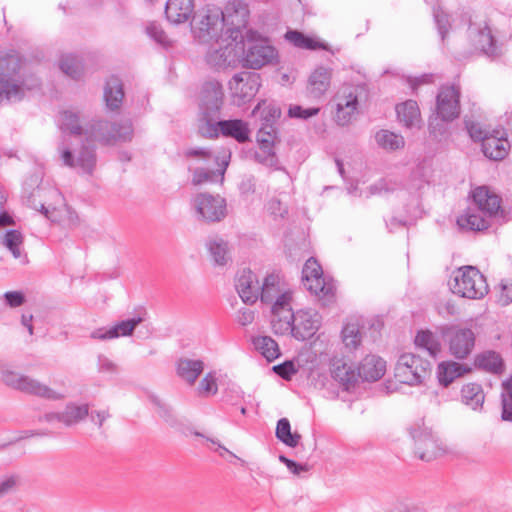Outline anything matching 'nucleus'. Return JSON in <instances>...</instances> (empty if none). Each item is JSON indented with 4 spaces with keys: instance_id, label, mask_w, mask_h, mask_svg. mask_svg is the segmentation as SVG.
I'll use <instances>...</instances> for the list:
<instances>
[{
    "instance_id": "1",
    "label": "nucleus",
    "mask_w": 512,
    "mask_h": 512,
    "mask_svg": "<svg viewBox=\"0 0 512 512\" xmlns=\"http://www.w3.org/2000/svg\"><path fill=\"white\" fill-rule=\"evenodd\" d=\"M474 207H469L457 218L461 229L468 231H483L489 228L501 211V199L486 186L477 187L473 191Z\"/></svg>"
},
{
    "instance_id": "2",
    "label": "nucleus",
    "mask_w": 512,
    "mask_h": 512,
    "mask_svg": "<svg viewBox=\"0 0 512 512\" xmlns=\"http://www.w3.org/2000/svg\"><path fill=\"white\" fill-rule=\"evenodd\" d=\"M184 157L190 161L188 169L193 173V185L223 182L230 153H218L205 148H189L184 152Z\"/></svg>"
},
{
    "instance_id": "3",
    "label": "nucleus",
    "mask_w": 512,
    "mask_h": 512,
    "mask_svg": "<svg viewBox=\"0 0 512 512\" xmlns=\"http://www.w3.org/2000/svg\"><path fill=\"white\" fill-rule=\"evenodd\" d=\"M223 103V90L219 82L211 81L203 85L200 96L201 118L199 133L204 137L217 136L216 120Z\"/></svg>"
},
{
    "instance_id": "4",
    "label": "nucleus",
    "mask_w": 512,
    "mask_h": 512,
    "mask_svg": "<svg viewBox=\"0 0 512 512\" xmlns=\"http://www.w3.org/2000/svg\"><path fill=\"white\" fill-rule=\"evenodd\" d=\"M449 285L454 294L473 300L484 298L489 291L486 278L474 266H463L454 271Z\"/></svg>"
},
{
    "instance_id": "5",
    "label": "nucleus",
    "mask_w": 512,
    "mask_h": 512,
    "mask_svg": "<svg viewBox=\"0 0 512 512\" xmlns=\"http://www.w3.org/2000/svg\"><path fill=\"white\" fill-rule=\"evenodd\" d=\"M0 381L13 389L42 398L57 400L63 397L38 380L8 369L2 362H0Z\"/></svg>"
},
{
    "instance_id": "6",
    "label": "nucleus",
    "mask_w": 512,
    "mask_h": 512,
    "mask_svg": "<svg viewBox=\"0 0 512 512\" xmlns=\"http://www.w3.org/2000/svg\"><path fill=\"white\" fill-rule=\"evenodd\" d=\"M85 135L105 145H113L117 142L131 141L133 128L129 120L109 122L106 120L94 121Z\"/></svg>"
},
{
    "instance_id": "7",
    "label": "nucleus",
    "mask_w": 512,
    "mask_h": 512,
    "mask_svg": "<svg viewBox=\"0 0 512 512\" xmlns=\"http://www.w3.org/2000/svg\"><path fill=\"white\" fill-rule=\"evenodd\" d=\"M222 10L215 5H207L193 18V33L202 43L218 40L223 30Z\"/></svg>"
},
{
    "instance_id": "8",
    "label": "nucleus",
    "mask_w": 512,
    "mask_h": 512,
    "mask_svg": "<svg viewBox=\"0 0 512 512\" xmlns=\"http://www.w3.org/2000/svg\"><path fill=\"white\" fill-rule=\"evenodd\" d=\"M362 87L356 85H343L333 97V119L339 126L349 125L358 114L359 98Z\"/></svg>"
},
{
    "instance_id": "9",
    "label": "nucleus",
    "mask_w": 512,
    "mask_h": 512,
    "mask_svg": "<svg viewBox=\"0 0 512 512\" xmlns=\"http://www.w3.org/2000/svg\"><path fill=\"white\" fill-rule=\"evenodd\" d=\"M302 281L307 290L315 294L324 305L333 301L336 286L322 276L321 266L314 258L306 261L302 270Z\"/></svg>"
},
{
    "instance_id": "10",
    "label": "nucleus",
    "mask_w": 512,
    "mask_h": 512,
    "mask_svg": "<svg viewBox=\"0 0 512 512\" xmlns=\"http://www.w3.org/2000/svg\"><path fill=\"white\" fill-rule=\"evenodd\" d=\"M59 152L64 165L81 173L91 174L96 166L94 147L83 141L76 140L70 146L62 145Z\"/></svg>"
},
{
    "instance_id": "11",
    "label": "nucleus",
    "mask_w": 512,
    "mask_h": 512,
    "mask_svg": "<svg viewBox=\"0 0 512 512\" xmlns=\"http://www.w3.org/2000/svg\"><path fill=\"white\" fill-rule=\"evenodd\" d=\"M430 372L431 363L412 353L402 354L395 366V377L408 385L421 384Z\"/></svg>"
},
{
    "instance_id": "12",
    "label": "nucleus",
    "mask_w": 512,
    "mask_h": 512,
    "mask_svg": "<svg viewBox=\"0 0 512 512\" xmlns=\"http://www.w3.org/2000/svg\"><path fill=\"white\" fill-rule=\"evenodd\" d=\"M247 4L240 0H232L222 10L223 26H227V34L233 42L243 43L242 29H245L249 18Z\"/></svg>"
},
{
    "instance_id": "13",
    "label": "nucleus",
    "mask_w": 512,
    "mask_h": 512,
    "mask_svg": "<svg viewBox=\"0 0 512 512\" xmlns=\"http://www.w3.org/2000/svg\"><path fill=\"white\" fill-rule=\"evenodd\" d=\"M193 208L199 219L206 222H219L226 216V201L219 195L197 194L193 199Z\"/></svg>"
},
{
    "instance_id": "14",
    "label": "nucleus",
    "mask_w": 512,
    "mask_h": 512,
    "mask_svg": "<svg viewBox=\"0 0 512 512\" xmlns=\"http://www.w3.org/2000/svg\"><path fill=\"white\" fill-rule=\"evenodd\" d=\"M436 112L443 121H452L460 115V88L442 86L436 98Z\"/></svg>"
},
{
    "instance_id": "15",
    "label": "nucleus",
    "mask_w": 512,
    "mask_h": 512,
    "mask_svg": "<svg viewBox=\"0 0 512 512\" xmlns=\"http://www.w3.org/2000/svg\"><path fill=\"white\" fill-rule=\"evenodd\" d=\"M229 85L235 102L241 105L256 95L260 86L259 75L253 72H241L233 76Z\"/></svg>"
},
{
    "instance_id": "16",
    "label": "nucleus",
    "mask_w": 512,
    "mask_h": 512,
    "mask_svg": "<svg viewBox=\"0 0 512 512\" xmlns=\"http://www.w3.org/2000/svg\"><path fill=\"white\" fill-rule=\"evenodd\" d=\"M295 320L291 300L287 296L280 298L279 302L272 305V330L277 335H291Z\"/></svg>"
},
{
    "instance_id": "17",
    "label": "nucleus",
    "mask_w": 512,
    "mask_h": 512,
    "mask_svg": "<svg viewBox=\"0 0 512 512\" xmlns=\"http://www.w3.org/2000/svg\"><path fill=\"white\" fill-rule=\"evenodd\" d=\"M475 333L469 328L456 327L451 329L448 337L450 354L464 360L472 353L475 346Z\"/></svg>"
},
{
    "instance_id": "18",
    "label": "nucleus",
    "mask_w": 512,
    "mask_h": 512,
    "mask_svg": "<svg viewBox=\"0 0 512 512\" xmlns=\"http://www.w3.org/2000/svg\"><path fill=\"white\" fill-rule=\"evenodd\" d=\"M411 436L415 441L416 453L424 461H431L440 450L438 440L432 430L423 425H416L411 429Z\"/></svg>"
},
{
    "instance_id": "19",
    "label": "nucleus",
    "mask_w": 512,
    "mask_h": 512,
    "mask_svg": "<svg viewBox=\"0 0 512 512\" xmlns=\"http://www.w3.org/2000/svg\"><path fill=\"white\" fill-rule=\"evenodd\" d=\"M321 316L314 310H301L295 314V320L291 335L304 341L311 338L320 328Z\"/></svg>"
},
{
    "instance_id": "20",
    "label": "nucleus",
    "mask_w": 512,
    "mask_h": 512,
    "mask_svg": "<svg viewBox=\"0 0 512 512\" xmlns=\"http://www.w3.org/2000/svg\"><path fill=\"white\" fill-rule=\"evenodd\" d=\"M235 287L244 303L253 304L259 298L260 282L250 269L244 268L237 273Z\"/></svg>"
},
{
    "instance_id": "21",
    "label": "nucleus",
    "mask_w": 512,
    "mask_h": 512,
    "mask_svg": "<svg viewBox=\"0 0 512 512\" xmlns=\"http://www.w3.org/2000/svg\"><path fill=\"white\" fill-rule=\"evenodd\" d=\"M257 141L260 145L261 152L256 154V158L260 163L268 166H274L277 162L272 147L277 141V131L271 123L262 124L258 133Z\"/></svg>"
},
{
    "instance_id": "22",
    "label": "nucleus",
    "mask_w": 512,
    "mask_h": 512,
    "mask_svg": "<svg viewBox=\"0 0 512 512\" xmlns=\"http://www.w3.org/2000/svg\"><path fill=\"white\" fill-rule=\"evenodd\" d=\"M276 57L275 49L263 43L251 44L243 58V65L251 69H260L271 63Z\"/></svg>"
},
{
    "instance_id": "23",
    "label": "nucleus",
    "mask_w": 512,
    "mask_h": 512,
    "mask_svg": "<svg viewBox=\"0 0 512 512\" xmlns=\"http://www.w3.org/2000/svg\"><path fill=\"white\" fill-rule=\"evenodd\" d=\"M217 47H211L207 52V63L215 68H225L231 65L237 56L236 48L240 44L239 41L231 42L223 45L219 43V39L215 40Z\"/></svg>"
},
{
    "instance_id": "24",
    "label": "nucleus",
    "mask_w": 512,
    "mask_h": 512,
    "mask_svg": "<svg viewBox=\"0 0 512 512\" xmlns=\"http://www.w3.org/2000/svg\"><path fill=\"white\" fill-rule=\"evenodd\" d=\"M481 146L484 155L495 161L504 159L510 150L508 139L504 132L499 130L492 131L489 137L484 138Z\"/></svg>"
},
{
    "instance_id": "25",
    "label": "nucleus",
    "mask_w": 512,
    "mask_h": 512,
    "mask_svg": "<svg viewBox=\"0 0 512 512\" xmlns=\"http://www.w3.org/2000/svg\"><path fill=\"white\" fill-rule=\"evenodd\" d=\"M331 70L325 67H318L308 78L307 95L315 100L321 99L330 88Z\"/></svg>"
},
{
    "instance_id": "26",
    "label": "nucleus",
    "mask_w": 512,
    "mask_h": 512,
    "mask_svg": "<svg viewBox=\"0 0 512 512\" xmlns=\"http://www.w3.org/2000/svg\"><path fill=\"white\" fill-rule=\"evenodd\" d=\"M142 322L141 317L121 321L109 329L99 328L92 332L91 337L99 340H108L120 336H129L137 325Z\"/></svg>"
},
{
    "instance_id": "27",
    "label": "nucleus",
    "mask_w": 512,
    "mask_h": 512,
    "mask_svg": "<svg viewBox=\"0 0 512 512\" xmlns=\"http://www.w3.org/2000/svg\"><path fill=\"white\" fill-rule=\"evenodd\" d=\"M331 375L345 390H349L357 382L359 375L352 364L343 359H334L331 363Z\"/></svg>"
},
{
    "instance_id": "28",
    "label": "nucleus",
    "mask_w": 512,
    "mask_h": 512,
    "mask_svg": "<svg viewBox=\"0 0 512 512\" xmlns=\"http://www.w3.org/2000/svg\"><path fill=\"white\" fill-rule=\"evenodd\" d=\"M193 11V0H168L165 7L168 21L174 24H181L189 20Z\"/></svg>"
},
{
    "instance_id": "29",
    "label": "nucleus",
    "mask_w": 512,
    "mask_h": 512,
    "mask_svg": "<svg viewBox=\"0 0 512 512\" xmlns=\"http://www.w3.org/2000/svg\"><path fill=\"white\" fill-rule=\"evenodd\" d=\"M262 302L274 303L279 302L280 298L287 296L288 300H292L291 293L281 287L280 279L277 275H268L262 285H260V294Z\"/></svg>"
},
{
    "instance_id": "30",
    "label": "nucleus",
    "mask_w": 512,
    "mask_h": 512,
    "mask_svg": "<svg viewBox=\"0 0 512 512\" xmlns=\"http://www.w3.org/2000/svg\"><path fill=\"white\" fill-rule=\"evenodd\" d=\"M386 371L385 361L375 355L366 356L358 367V375L365 381H377Z\"/></svg>"
},
{
    "instance_id": "31",
    "label": "nucleus",
    "mask_w": 512,
    "mask_h": 512,
    "mask_svg": "<svg viewBox=\"0 0 512 512\" xmlns=\"http://www.w3.org/2000/svg\"><path fill=\"white\" fill-rule=\"evenodd\" d=\"M398 121L406 128H420L422 119L418 104L414 100H407L396 106Z\"/></svg>"
},
{
    "instance_id": "32",
    "label": "nucleus",
    "mask_w": 512,
    "mask_h": 512,
    "mask_svg": "<svg viewBox=\"0 0 512 512\" xmlns=\"http://www.w3.org/2000/svg\"><path fill=\"white\" fill-rule=\"evenodd\" d=\"M216 128L217 132L221 131L223 135L230 136L240 143L248 141L250 137V129L248 123L240 119L224 121H219L217 119Z\"/></svg>"
},
{
    "instance_id": "33",
    "label": "nucleus",
    "mask_w": 512,
    "mask_h": 512,
    "mask_svg": "<svg viewBox=\"0 0 512 512\" xmlns=\"http://www.w3.org/2000/svg\"><path fill=\"white\" fill-rule=\"evenodd\" d=\"M25 87L19 78L0 77V103L17 102L24 98Z\"/></svg>"
},
{
    "instance_id": "34",
    "label": "nucleus",
    "mask_w": 512,
    "mask_h": 512,
    "mask_svg": "<svg viewBox=\"0 0 512 512\" xmlns=\"http://www.w3.org/2000/svg\"><path fill=\"white\" fill-rule=\"evenodd\" d=\"M470 37L474 45L488 56H496L498 48L490 28L485 25L483 28H470Z\"/></svg>"
},
{
    "instance_id": "35",
    "label": "nucleus",
    "mask_w": 512,
    "mask_h": 512,
    "mask_svg": "<svg viewBox=\"0 0 512 512\" xmlns=\"http://www.w3.org/2000/svg\"><path fill=\"white\" fill-rule=\"evenodd\" d=\"M471 368L466 364H461L455 361H446L438 365V380L440 384L447 387L456 378L461 377L471 372Z\"/></svg>"
},
{
    "instance_id": "36",
    "label": "nucleus",
    "mask_w": 512,
    "mask_h": 512,
    "mask_svg": "<svg viewBox=\"0 0 512 512\" xmlns=\"http://www.w3.org/2000/svg\"><path fill=\"white\" fill-rule=\"evenodd\" d=\"M24 61L16 51L0 52V77L18 78Z\"/></svg>"
},
{
    "instance_id": "37",
    "label": "nucleus",
    "mask_w": 512,
    "mask_h": 512,
    "mask_svg": "<svg viewBox=\"0 0 512 512\" xmlns=\"http://www.w3.org/2000/svg\"><path fill=\"white\" fill-rule=\"evenodd\" d=\"M206 247L216 265L224 266L231 260L229 244L223 238L218 236L209 238Z\"/></svg>"
},
{
    "instance_id": "38",
    "label": "nucleus",
    "mask_w": 512,
    "mask_h": 512,
    "mask_svg": "<svg viewBox=\"0 0 512 512\" xmlns=\"http://www.w3.org/2000/svg\"><path fill=\"white\" fill-rule=\"evenodd\" d=\"M204 370V362L200 359L181 358L177 362V374L188 384L193 385Z\"/></svg>"
},
{
    "instance_id": "39",
    "label": "nucleus",
    "mask_w": 512,
    "mask_h": 512,
    "mask_svg": "<svg viewBox=\"0 0 512 512\" xmlns=\"http://www.w3.org/2000/svg\"><path fill=\"white\" fill-rule=\"evenodd\" d=\"M375 141L380 148L390 152L403 149L405 146V139L401 134L387 129L376 132Z\"/></svg>"
},
{
    "instance_id": "40",
    "label": "nucleus",
    "mask_w": 512,
    "mask_h": 512,
    "mask_svg": "<svg viewBox=\"0 0 512 512\" xmlns=\"http://www.w3.org/2000/svg\"><path fill=\"white\" fill-rule=\"evenodd\" d=\"M123 97L124 92L121 81L116 77L109 78L104 89V99L107 106L112 110L118 109Z\"/></svg>"
},
{
    "instance_id": "41",
    "label": "nucleus",
    "mask_w": 512,
    "mask_h": 512,
    "mask_svg": "<svg viewBox=\"0 0 512 512\" xmlns=\"http://www.w3.org/2000/svg\"><path fill=\"white\" fill-rule=\"evenodd\" d=\"M461 396L463 403L474 410L482 407L485 400L483 389L481 385L477 383L465 384L462 387Z\"/></svg>"
},
{
    "instance_id": "42",
    "label": "nucleus",
    "mask_w": 512,
    "mask_h": 512,
    "mask_svg": "<svg viewBox=\"0 0 512 512\" xmlns=\"http://www.w3.org/2000/svg\"><path fill=\"white\" fill-rule=\"evenodd\" d=\"M475 366L490 373H501L503 361L499 354L494 351L480 353L475 358Z\"/></svg>"
},
{
    "instance_id": "43",
    "label": "nucleus",
    "mask_w": 512,
    "mask_h": 512,
    "mask_svg": "<svg viewBox=\"0 0 512 512\" xmlns=\"http://www.w3.org/2000/svg\"><path fill=\"white\" fill-rule=\"evenodd\" d=\"M89 414V407L86 404L76 405L70 403L65 410L61 412V423L65 426H73L84 420Z\"/></svg>"
},
{
    "instance_id": "44",
    "label": "nucleus",
    "mask_w": 512,
    "mask_h": 512,
    "mask_svg": "<svg viewBox=\"0 0 512 512\" xmlns=\"http://www.w3.org/2000/svg\"><path fill=\"white\" fill-rule=\"evenodd\" d=\"M342 341L347 349L350 351L356 350L362 341V333L360 326L356 321L347 322L341 332Z\"/></svg>"
},
{
    "instance_id": "45",
    "label": "nucleus",
    "mask_w": 512,
    "mask_h": 512,
    "mask_svg": "<svg viewBox=\"0 0 512 512\" xmlns=\"http://www.w3.org/2000/svg\"><path fill=\"white\" fill-rule=\"evenodd\" d=\"M414 342L417 347L426 350L432 357L437 356L441 350L438 337L429 330L419 331Z\"/></svg>"
},
{
    "instance_id": "46",
    "label": "nucleus",
    "mask_w": 512,
    "mask_h": 512,
    "mask_svg": "<svg viewBox=\"0 0 512 512\" xmlns=\"http://www.w3.org/2000/svg\"><path fill=\"white\" fill-rule=\"evenodd\" d=\"M60 128L64 132H69L72 135L80 136L85 134V131L80 124V117L77 112L72 110H65L61 114Z\"/></svg>"
},
{
    "instance_id": "47",
    "label": "nucleus",
    "mask_w": 512,
    "mask_h": 512,
    "mask_svg": "<svg viewBox=\"0 0 512 512\" xmlns=\"http://www.w3.org/2000/svg\"><path fill=\"white\" fill-rule=\"evenodd\" d=\"M285 38L287 41L292 43L294 46L303 49H326V46L310 37L305 36L303 33L297 30H290L285 34Z\"/></svg>"
},
{
    "instance_id": "48",
    "label": "nucleus",
    "mask_w": 512,
    "mask_h": 512,
    "mask_svg": "<svg viewBox=\"0 0 512 512\" xmlns=\"http://www.w3.org/2000/svg\"><path fill=\"white\" fill-rule=\"evenodd\" d=\"M254 345L268 361H273L280 355L278 344L269 336L255 338Z\"/></svg>"
},
{
    "instance_id": "49",
    "label": "nucleus",
    "mask_w": 512,
    "mask_h": 512,
    "mask_svg": "<svg viewBox=\"0 0 512 512\" xmlns=\"http://www.w3.org/2000/svg\"><path fill=\"white\" fill-rule=\"evenodd\" d=\"M276 437L289 447H296L301 436L298 433H291L290 422L287 418H281L276 426Z\"/></svg>"
},
{
    "instance_id": "50",
    "label": "nucleus",
    "mask_w": 512,
    "mask_h": 512,
    "mask_svg": "<svg viewBox=\"0 0 512 512\" xmlns=\"http://www.w3.org/2000/svg\"><path fill=\"white\" fill-rule=\"evenodd\" d=\"M24 237L19 230H8L3 237V245L12 253L13 257L19 259L22 257V245Z\"/></svg>"
},
{
    "instance_id": "51",
    "label": "nucleus",
    "mask_w": 512,
    "mask_h": 512,
    "mask_svg": "<svg viewBox=\"0 0 512 512\" xmlns=\"http://www.w3.org/2000/svg\"><path fill=\"white\" fill-rule=\"evenodd\" d=\"M252 114H260V117L263 121L262 124L271 123L273 125L274 122L281 116V110L273 103L262 101L253 109Z\"/></svg>"
},
{
    "instance_id": "52",
    "label": "nucleus",
    "mask_w": 512,
    "mask_h": 512,
    "mask_svg": "<svg viewBox=\"0 0 512 512\" xmlns=\"http://www.w3.org/2000/svg\"><path fill=\"white\" fill-rule=\"evenodd\" d=\"M30 206L35 210L40 211L44 214L48 219L52 222H62L64 221V215L70 214V209L66 205H62L60 208L56 207H46L44 204L40 203L39 205L35 203V201H31L29 199Z\"/></svg>"
},
{
    "instance_id": "53",
    "label": "nucleus",
    "mask_w": 512,
    "mask_h": 512,
    "mask_svg": "<svg viewBox=\"0 0 512 512\" xmlns=\"http://www.w3.org/2000/svg\"><path fill=\"white\" fill-rule=\"evenodd\" d=\"M502 419L512 422V376L503 382Z\"/></svg>"
},
{
    "instance_id": "54",
    "label": "nucleus",
    "mask_w": 512,
    "mask_h": 512,
    "mask_svg": "<svg viewBox=\"0 0 512 512\" xmlns=\"http://www.w3.org/2000/svg\"><path fill=\"white\" fill-rule=\"evenodd\" d=\"M60 69L73 79L79 78L82 73L80 61L73 55H66L61 58Z\"/></svg>"
},
{
    "instance_id": "55",
    "label": "nucleus",
    "mask_w": 512,
    "mask_h": 512,
    "mask_svg": "<svg viewBox=\"0 0 512 512\" xmlns=\"http://www.w3.org/2000/svg\"><path fill=\"white\" fill-rule=\"evenodd\" d=\"M199 394L202 396L215 395L218 391L217 379L214 372H209L200 381L198 387Z\"/></svg>"
},
{
    "instance_id": "56",
    "label": "nucleus",
    "mask_w": 512,
    "mask_h": 512,
    "mask_svg": "<svg viewBox=\"0 0 512 512\" xmlns=\"http://www.w3.org/2000/svg\"><path fill=\"white\" fill-rule=\"evenodd\" d=\"M157 406V414L161 417L167 424L174 427L178 424V418L174 413L173 409L166 403L161 402L159 400L155 401Z\"/></svg>"
},
{
    "instance_id": "57",
    "label": "nucleus",
    "mask_w": 512,
    "mask_h": 512,
    "mask_svg": "<svg viewBox=\"0 0 512 512\" xmlns=\"http://www.w3.org/2000/svg\"><path fill=\"white\" fill-rule=\"evenodd\" d=\"M465 124L470 137L476 141H481V144L484 142V138L491 134L480 123L466 120Z\"/></svg>"
},
{
    "instance_id": "58",
    "label": "nucleus",
    "mask_w": 512,
    "mask_h": 512,
    "mask_svg": "<svg viewBox=\"0 0 512 512\" xmlns=\"http://www.w3.org/2000/svg\"><path fill=\"white\" fill-rule=\"evenodd\" d=\"M266 209L268 213L274 218H284L285 215L288 213L287 206L276 197H273L268 201Z\"/></svg>"
},
{
    "instance_id": "59",
    "label": "nucleus",
    "mask_w": 512,
    "mask_h": 512,
    "mask_svg": "<svg viewBox=\"0 0 512 512\" xmlns=\"http://www.w3.org/2000/svg\"><path fill=\"white\" fill-rule=\"evenodd\" d=\"M319 111V108H303L299 105H291L288 110V115L291 118L306 120L310 117L316 116Z\"/></svg>"
},
{
    "instance_id": "60",
    "label": "nucleus",
    "mask_w": 512,
    "mask_h": 512,
    "mask_svg": "<svg viewBox=\"0 0 512 512\" xmlns=\"http://www.w3.org/2000/svg\"><path fill=\"white\" fill-rule=\"evenodd\" d=\"M19 485V477L10 475L0 480V499L13 493Z\"/></svg>"
},
{
    "instance_id": "61",
    "label": "nucleus",
    "mask_w": 512,
    "mask_h": 512,
    "mask_svg": "<svg viewBox=\"0 0 512 512\" xmlns=\"http://www.w3.org/2000/svg\"><path fill=\"white\" fill-rule=\"evenodd\" d=\"M279 460L284 463L289 471L296 476H300L301 473L307 472L310 469V466L307 464H299L293 460L288 459L287 457L280 455Z\"/></svg>"
},
{
    "instance_id": "62",
    "label": "nucleus",
    "mask_w": 512,
    "mask_h": 512,
    "mask_svg": "<svg viewBox=\"0 0 512 512\" xmlns=\"http://www.w3.org/2000/svg\"><path fill=\"white\" fill-rule=\"evenodd\" d=\"M147 33L148 35L153 38L156 42L167 45L169 43L168 37L165 34V32L162 30L161 27L151 24L147 27Z\"/></svg>"
},
{
    "instance_id": "63",
    "label": "nucleus",
    "mask_w": 512,
    "mask_h": 512,
    "mask_svg": "<svg viewBox=\"0 0 512 512\" xmlns=\"http://www.w3.org/2000/svg\"><path fill=\"white\" fill-rule=\"evenodd\" d=\"M501 292L499 302L502 305H508L512 302V280H505L501 282Z\"/></svg>"
},
{
    "instance_id": "64",
    "label": "nucleus",
    "mask_w": 512,
    "mask_h": 512,
    "mask_svg": "<svg viewBox=\"0 0 512 512\" xmlns=\"http://www.w3.org/2000/svg\"><path fill=\"white\" fill-rule=\"evenodd\" d=\"M4 298L6 300V303L13 308L21 306L25 301L23 293L19 291L6 292L4 294Z\"/></svg>"
}]
</instances>
